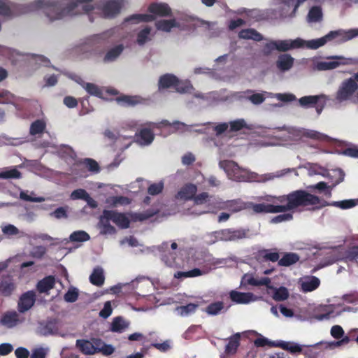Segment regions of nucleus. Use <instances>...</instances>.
<instances>
[{
    "mask_svg": "<svg viewBox=\"0 0 358 358\" xmlns=\"http://www.w3.org/2000/svg\"><path fill=\"white\" fill-rule=\"evenodd\" d=\"M105 277L103 275V270L101 267L97 266L94 268L92 274L90 276V282L97 287H101L103 285Z\"/></svg>",
    "mask_w": 358,
    "mask_h": 358,
    "instance_id": "a878e982",
    "label": "nucleus"
},
{
    "mask_svg": "<svg viewBox=\"0 0 358 358\" xmlns=\"http://www.w3.org/2000/svg\"><path fill=\"white\" fill-rule=\"evenodd\" d=\"M55 278L53 275H48L39 280L36 284V289L39 293L48 294L49 291L54 288Z\"/></svg>",
    "mask_w": 358,
    "mask_h": 358,
    "instance_id": "6ab92c4d",
    "label": "nucleus"
},
{
    "mask_svg": "<svg viewBox=\"0 0 358 358\" xmlns=\"http://www.w3.org/2000/svg\"><path fill=\"white\" fill-rule=\"evenodd\" d=\"M230 299L239 304H247L253 301L254 294L251 292H241L232 290L229 293Z\"/></svg>",
    "mask_w": 358,
    "mask_h": 358,
    "instance_id": "dca6fc26",
    "label": "nucleus"
},
{
    "mask_svg": "<svg viewBox=\"0 0 358 358\" xmlns=\"http://www.w3.org/2000/svg\"><path fill=\"white\" fill-rule=\"evenodd\" d=\"M22 177V173L16 169L4 170L0 172V179H18Z\"/></svg>",
    "mask_w": 358,
    "mask_h": 358,
    "instance_id": "8fccbe9b",
    "label": "nucleus"
},
{
    "mask_svg": "<svg viewBox=\"0 0 358 358\" xmlns=\"http://www.w3.org/2000/svg\"><path fill=\"white\" fill-rule=\"evenodd\" d=\"M78 290L76 287L70 288L64 296L65 301L69 303H73L77 301L78 298Z\"/></svg>",
    "mask_w": 358,
    "mask_h": 358,
    "instance_id": "6e6d98bb",
    "label": "nucleus"
},
{
    "mask_svg": "<svg viewBox=\"0 0 358 358\" xmlns=\"http://www.w3.org/2000/svg\"><path fill=\"white\" fill-rule=\"evenodd\" d=\"M110 219L107 218L103 210L102 215L99 217L98 227L100 229V233L103 235H113L116 233L115 228L110 224Z\"/></svg>",
    "mask_w": 358,
    "mask_h": 358,
    "instance_id": "f3484780",
    "label": "nucleus"
},
{
    "mask_svg": "<svg viewBox=\"0 0 358 358\" xmlns=\"http://www.w3.org/2000/svg\"><path fill=\"white\" fill-rule=\"evenodd\" d=\"M219 166L226 172L229 179L235 181L244 180V176L241 173V168L236 162L232 160H222L219 162Z\"/></svg>",
    "mask_w": 358,
    "mask_h": 358,
    "instance_id": "0eeeda50",
    "label": "nucleus"
},
{
    "mask_svg": "<svg viewBox=\"0 0 358 358\" xmlns=\"http://www.w3.org/2000/svg\"><path fill=\"white\" fill-rule=\"evenodd\" d=\"M178 82V77L171 73H166L161 76L158 80L159 90L173 87Z\"/></svg>",
    "mask_w": 358,
    "mask_h": 358,
    "instance_id": "a211bd4d",
    "label": "nucleus"
},
{
    "mask_svg": "<svg viewBox=\"0 0 358 358\" xmlns=\"http://www.w3.org/2000/svg\"><path fill=\"white\" fill-rule=\"evenodd\" d=\"M199 304L189 303L186 306H178L176 308V312L181 317L188 316L196 312Z\"/></svg>",
    "mask_w": 358,
    "mask_h": 358,
    "instance_id": "e433bc0d",
    "label": "nucleus"
},
{
    "mask_svg": "<svg viewBox=\"0 0 358 358\" xmlns=\"http://www.w3.org/2000/svg\"><path fill=\"white\" fill-rule=\"evenodd\" d=\"M88 193L84 189H77L71 194V199L73 200L82 199L85 200L87 197Z\"/></svg>",
    "mask_w": 358,
    "mask_h": 358,
    "instance_id": "0e129e2a",
    "label": "nucleus"
},
{
    "mask_svg": "<svg viewBox=\"0 0 358 358\" xmlns=\"http://www.w3.org/2000/svg\"><path fill=\"white\" fill-rule=\"evenodd\" d=\"M276 41L277 50L286 52L289 50L301 48L304 45V41L301 38L295 40H278Z\"/></svg>",
    "mask_w": 358,
    "mask_h": 358,
    "instance_id": "f8f14e48",
    "label": "nucleus"
},
{
    "mask_svg": "<svg viewBox=\"0 0 358 358\" xmlns=\"http://www.w3.org/2000/svg\"><path fill=\"white\" fill-rule=\"evenodd\" d=\"M36 294L34 291H27L22 294L18 301V310L24 313L29 310L35 303Z\"/></svg>",
    "mask_w": 358,
    "mask_h": 358,
    "instance_id": "1a4fd4ad",
    "label": "nucleus"
},
{
    "mask_svg": "<svg viewBox=\"0 0 358 358\" xmlns=\"http://www.w3.org/2000/svg\"><path fill=\"white\" fill-rule=\"evenodd\" d=\"M164 189V183L160 182L158 183L151 184L148 188V192L152 196L160 194Z\"/></svg>",
    "mask_w": 358,
    "mask_h": 358,
    "instance_id": "052dcab7",
    "label": "nucleus"
},
{
    "mask_svg": "<svg viewBox=\"0 0 358 358\" xmlns=\"http://www.w3.org/2000/svg\"><path fill=\"white\" fill-rule=\"evenodd\" d=\"M229 131L236 132L247 128V124L243 119H238L229 122Z\"/></svg>",
    "mask_w": 358,
    "mask_h": 358,
    "instance_id": "864d4df0",
    "label": "nucleus"
},
{
    "mask_svg": "<svg viewBox=\"0 0 358 358\" xmlns=\"http://www.w3.org/2000/svg\"><path fill=\"white\" fill-rule=\"evenodd\" d=\"M197 191V187L194 184H187L182 187L176 195L177 199L185 201L192 200Z\"/></svg>",
    "mask_w": 358,
    "mask_h": 358,
    "instance_id": "412c9836",
    "label": "nucleus"
},
{
    "mask_svg": "<svg viewBox=\"0 0 358 358\" xmlns=\"http://www.w3.org/2000/svg\"><path fill=\"white\" fill-rule=\"evenodd\" d=\"M322 19V11L320 7H312L308 13L307 20L309 22H317Z\"/></svg>",
    "mask_w": 358,
    "mask_h": 358,
    "instance_id": "ea45409f",
    "label": "nucleus"
},
{
    "mask_svg": "<svg viewBox=\"0 0 358 358\" xmlns=\"http://www.w3.org/2000/svg\"><path fill=\"white\" fill-rule=\"evenodd\" d=\"M358 259V245L348 246L343 252L341 260L345 262H355Z\"/></svg>",
    "mask_w": 358,
    "mask_h": 358,
    "instance_id": "b1692460",
    "label": "nucleus"
},
{
    "mask_svg": "<svg viewBox=\"0 0 358 358\" xmlns=\"http://www.w3.org/2000/svg\"><path fill=\"white\" fill-rule=\"evenodd\" d=\"M294 59L289 54L280 55L276 61V66L281 71H289L294 65Z\"/></svg>",
    "mask_w": 358,
    "mask_h": 358,
    "instance_id": "aec40b11",
    "label": "nucleus"
},
{
    "mask_svg": "<svg viewBox=\"0 0 358 358\" xmlns=\"http://www.w3.org/2000/svg\"><path fill=\"white\" fill-rule=\"evenodd\" d=\"M18 322L19 315L15 310L5 313L1 318V324L8 328L14 327Z\"/></svg>",
    "mask_w": 358,
    "mask_h": 358,
    "instance_id": "4be33fe9",
    "label": "nucleus"
},
{
    "mask_svg": "<svg viewBox=\"0 0 358 358\" xmlns=\"http://www.w3.org/2000/svg\"><path fill=\"white\" fill-rule=\"evenodd\" d=\"M330 333L333 338L336 339H341L332 343L334 346L338 347L346 345L350 341V338L348 336H344V330L340 325L333 326L331 329Z\"/></svg>",
    "mask_w": 358,
    "mask_h": 358,
    "instance_id": "ddd939ff",
    "label": "nucleus"
},
{
    "mask_svg": "<svg viewBox=\"0 0 358 358\" xmlns=\"http://www.w3.org/2000/svg\"><path fill=\"white\" fill-rule=\"evenodd\" d=\"M117 103L123 107H134L143 103L140 96L120 95L115 99Z\"/></svg>",
    "mask_w": 358,
    "mask_h": 358,
    "instance_id": "2eb2a0df",
    "label": "nucleus"
},
{
    "mask_svg": "<svg viewBox=\"0 0 358 358\" xmlns=\"http://www.w3.org/2000/svg\"><path fill=\"white\" fill-rule=\"evenodd\" d=\"M272 289L274 291L273 299L276 301H282L289 297V292L285 287L282 286L279 288L273 287Z\"/></svg>",
    "mask_w": 358,
    "mask_h": 358,
    "instance_id": "79ce46f5",
    "label": "nucleus"
},
{
    "mask_svg": "<svg viewBox=\"0 0 358 358\" xmlns=\"http://www.w3.org/2000/svg\"><path fill=\"white\" fill-rule=\"evenodd\" d=\"M322 201H324V199H322ZM325 201V200H324ZM327 203H328L329 204L327 206H336V207H338L341 209H348V208H352L355 206V202L354 200H343V201H334L333 203H329L328 201H326Z\"/></svg>",
    "mask_w": 358,
    "mask_h": 358,
    "instance_id": "603ef678",
    "label": "nucleus"
},
{
    "mask_svg": "<svg viewBox=\"0 0 358 358\" xmlns=\"http://www.w3.org/2000/svg\"><path fill=\"white\" fill-rule=\"evenodd\" d=\"M16 289L13 278L10 275H3L0 279V295L6 297L11 296Z\"/></svg>",
    "mask_w": 358,
    "mask_h": 358,
    "instance_id": "9d476101",
    "label": "nucleus"
},
{
    "mask_svg": "<svg viewBox=\"0 0 358 358\" xmlns=\"http://www.w3.org/2000/svg\"><path fill=\"white\" fill-rule=\"evenodd\" d=\"M292 219L293 215L292 213H284L273 217L271 222L272 223L277 224L285 221H289L292 220Z\"/></svg>",
    "mask_w": 358,
    "mask_h": 358,
    "instance_id": "69168bd1",
    "label": "nucleus"
},
{
    "mask_svg": "<svg viewBox=\"0 0 358 358\" xmlns=\"http://www.w3.org/2000/svg\"><path fill=\"white\" fill-rule=\"evenodd\" d=\"M82 86L89 94L99 98H102V90L96 85L91 83L83 82Z\"/></svg>",
    "mask_w": 358,
    "mask_h": 358,
    "instance_id": "a19ab883",
    "label": "nucleus"
},
{
    "mask_svg": "<svg viewBox=\"0 0 358 358\" xmlns=\"http://www.w3.org/2000/svg\"><path fill=\"white\" fill-rule=\"evenodd\" d=\"M83 163L85 167L91 172L98 173L100 171L99 164L93 159L85 158Z\"/></svg>",
    "mask_w": 358,
    "mask_h": 358,
    "instance_id": "5fc2aeb1",
    "label": "nucleus"
},
{
    "mask_svg": "<svg viewBox=\"0 0 358 358\" xmlns=\"http://www.w3.org/2000/svg\"><path fill=\"white\" fill-rule=\"evenodd\" d=\"M113 309L110 301H106L104 303V306L102 310L99 312V316L102 318L106 319L112 313Z\"/></svg>",
    "mask_w": 358,
    "mask_h": 358,
    "instance_id": "774afa93",
    "label": "nucleus"
},
{
    "mask_svg": "<svg viewBox=\"0 0 358 358\" xmlns=\"http://www.w3.org/2000/svg\"><path fill=\"white\" fill-rule=\"evenodd\" d=\"M278 348H280L285 350L289 352L292 354L302 352L303 350L301 345L292 342H286L283 341H278L276 345Z\"/></svg>",
    "mask_w": 358,
    "mask_h": 358,
    "instance_id": "f704fd0d",
    "label": "nucleus"
},
{
    "mask_svg": "<svg viewBox=\"0 0 358 358\" xmlns=\"http://www.w3.org/2000/svg\"><path fill=\"white\" fill-rule=\"evenodd\" d=\"M320 345L316 344L303 351V355L308 358H317L320 353Z\"/></svg>",
    "mask_w": 358,
    "mask_h": 358,
    "instance_id": "680f3d73",
    "label": "nucleus"
},
{
    "mask_svg": "<svg viewBox=\"0 0 358 358\" xmlns=\"http://www.w3.org/2000/svg\"><path fill=\"white\" fill-rule=\"evenodd\" d=\"M46 129V122L44 120L40 119L34 121L29 128V134L31 136L43 134Z\"/></svg>",
    "mask_w": 358,
    "mask_h": 358,
    "instance_id": "7c9ffc66",
    "label": "nucleus"
},
{
    "mask_svg": "<svg viewBox=\"0 0 358 358\" xmlns=\"http://www.w3.org/2000/svg\"><path fill=\"white\" fill-rule=\"evenodd\" d=\"M155 27L158 30L169 32L172 28L177 27V23L175 19L161 20L156 22Z\"/></svg>",
    "mask_w": 358,
    "mask_h": 358,
    "instance_id": "58836bf2",
    "label": "nucleus"
},
{
    "mask_svg": "<svg viewBox=\"0 0 358 358\" xmlns=\"http://www.w3.org/2000/svg\"><path fill=\"white\" fill-rule=\"evenodd\" d=\"M72 242H85L90 239V235L85 231H73L69 237Z\"/></svg>",
    "mask_w": 358,
    "mask_h": 358,
    "instance_id": "de8ad7c7",
    "label": "nucleus"
},
{
    "mask_svg": "<svg viewBox=\"0 0 358 358\" xmlns=\"http://www.w3.org/2000/svg\"><path fill=\"white\" fill-rule=\"evenodd\" d=\"M357 36H358V29H351L347 31L342 29L331 31L322 38L306 41V45L309 49L316 50L325 45L328 41H331L337 37H340V42L343 43L351 40Z\"/></svg>",
    "mask_w": 358,
    "mask_h": 358,
    "instance_id": "7ed1b4c3",
    "label": "nucleus"
},
{
    "mask_svg": "<svg viewBox=\"0 0 358 358\" xmlns=\"http://www.w3.org/2000/svg\"><path fill=\"white\" fill-rule=\"evenodd\" d=\"M227 210L231 213L240 212L246 210V202L241 199L227 200Z\"/></svg>",
    "mask_w": 358,
    "mask_h": 358,
    "instance_id": "c85d7f7f",
    "label": "nucleus"
},
{
    "mask_svg": "<svg viewBox=\"0 0 358 358\" xmlns=\"http://www.w3.org/2000/svg\"><path fill=\"white\" fill-rule=\"evenodd\" d=\"M148 11L152 14H134L125 19V22H152L155 20V15L167 17L171 15V9L165 3H152L148 7Z\"/></svg>",
    "mask_w": 358,
    "mask_h": 358,
    "instance_id": "39448f33",
    "label": "nucleus"
},
{
    "mask_svg": "<svg viewBox=\"0 0 358 358\" xmlns=\"http://www.w3.org/2000/svg\"><path fill=\"white\" fill-rule=\"evenodd\" d=\"M256 257L259 261L278 262L280 259V254L276 248L263 249L258 251Z\"/></svg>",
    "mask_w": 358,
    "mask_h": 358,
    "instance_id": "4468645a",
    "label": "nucleus"
},
{
    "mask_svg": "<svg viewBox=\"0 0 358 358\" xmlns=\"http://www.w3.org/2000/svg\"><path fill=\"white\" fill-rule=\"evenodd\" d=\"M93 0H73L66 6L59 1H45V0H36L35 1V8L44 9L45 15L50 21L60 20L65 16L74 15L78 13L80 9H82L83 13L88 14L89 20L93 22L91 13L94 9H97L101 16L105 18H113L120 13L122 3L117 0L106 1L103 5H96L95 7L85 4L92 2Z\"/></svg>",
    "mask_w": 358,
    "mask_h": 358,
    "instance_id": "f03ea898",
    "label": "nucleus"
},
{
    "mask_svg": "<svg viewBox=\"0 0 358 358\" xmlns=\"http://www.w3.org/2000/svg\"><path fill=\"white\" fill-rule=\"evenodd\" d=\"M124 50V46L122 44L117 45L110 49L105 55L103 61L104 63L112 62L122 54Z\"/></svg>",
    "mask_w": 358,
    "mask_h": 358,
    "instance_id": "bb28decb",
    "label": "nucleus"
},
{
    "mask_svg": "<svg viewBox=\"0 0 358 358\" xmlns=\"http://www.w3.org/2000/svg\"><path fill=\"white\" fill-rule=\"evenodd\" d=\"M202 273L203 272L201 269L195 268L188 271H178L174 274V277L176 278H192L201 275Z\"/></svg>",
    "mask_w": 358,
    "mask_h": 358,
    "instance_id": "09e8293b",
    "label": "nucleus"
},
{
    "mask_svg": "<svg viewBox=\"0 0 358 358\" xmlns=\"http://www.w3.org/2000/svg\"><path fill=\"white\" fill-rule=\"evenodd\" d=\"M327 98L324 94L309 95L301 97L299 99V103L303 108H315L317 115H320L327 103Z\"/></svg>",
    "mask_w": 358,
    "mask_h": 358,
    "instance_id": "423d86ee",
    "label": "nucleus"
},
{
    "mask_svg": "<svg viewBox=\"0 0 358 358\" xmlns=\"http://www.w3.org/2000/svg\"><path fill=\"white\" fill-rule=\"evenodd\" d=\"M193 88L192 84L189 81L187 80H180L178 78V82L174 86V89L176 92L180 94H185L190 92L191 90Z\"/></svg>",
    "mask_w": 358,
    "mask_h": 358,
    "instance_id": "37998d69",
    "label": "nucleus"
},
{
    "mask_svg": "<svg viewBox=\"0 0 358 358\" xmlns=\"http://www.w3.org/2000/svg\"><path fill=\"white\" fill-rule=\"evenodd\" d=\"M241 336L239 334H236L229 338L228 343L225 348V352L227 354H234L236 352L238 346L240 345Z\"/></svg>",
    "mask_w": 358,
    "mask_h": 358,
    "instance_id": "4c0bfd02",
    "label": "nucleus"
},
{
    "mask_svg": "<svg viewBox=\"0 0 358 358\" xmlns=\"http://www.w3.org/2000/svg\"><path fill=\"white\" fill-rule=\"evenodd\" d=\"M227 200L223 201L220 199H215V201L208 203V207L216 210H227Z\"/></svg>",
    "mask_w": 358,
    "mask_h": 358,
    "instance_id": "13d9d810",
    "label": "nucleus"
},
{
    "mask_svg": "<svg viewBox=\"0 0 358 358\" xmlns=\"http://www.w3.org/2000/svg\"><path fill=\"white\" fill-rule=\"evenodd\" d=\"M299 261V256L294 252H286L279 259L278 265L280 266H289Z\"/></svg>",
    "mask_w": 358,
    "mask_h": 358,
    "instance_id": "c756f323",
    "label": "nucleus"
},
{
    "mask_svg": "<svg viewBox=\"0 0 358 358\" xmlns=\"http://www.w3.org/2000/svg\"><path fill=\"white\" fill-rule=\"evenodd\" d=\"M26 11L25 8L22 6L17 5L9 6L5 2L0 1V15L1 16L13 17Z\"/></svg>",
    "mask_w": 358,
    "mask_h": 358,
    "instance_id": "9b49d317",
    "label": "nucleus"
},
{
    "mask_svg": "<svg viewBox=\"0 0 358 358\" xmlns=\"http://www.w3.org/2000/svg\"><path fill=\"white\" fill-rule=\"evenodd\" d=\"M210 195L208 192H202L194 196V202L196 205H201L209 201Z\"/></svg>",
    "mask_w": 358,
    "mask_h": 358,
    "instance_id": "e2e57ef3",
    "label": "nucleus"
},
{
    "mask_svg": "<svg viewBox=\"0 0 358 358\" xmlns=\"http://www.w3.org/2000/svg\"><path fill=\"white\" fill-rule=\"evenodd\" d=\"M224 309V303L222 301H216L210 303L206 308L205 311L210 315H216L219 314L222 310Z\"/></svg>",
    "mask_w": 358,
    "mask_h": 358,
    "instance_id": "c03bdc74",
    "label": "nucleus"
},
{
    "mask_svg": "<svg viewBox=\"0 0 358 358\" xmlns=\"http://www.w3.org/2000/svg\"><path fill=\"white\" fill-rule=\"evenodd\" d=\"M129 326V323L127 322L122 317H116L113 318L111 325L110 331L116 333L123 332Z\"/></svg>",
    "mask_w": 358,
    "mask_h": 358,
    "instance_id": "72a5a7b5",
    "label": "nucleus"
},
{
    "mask_svg": "<svg viewBox=\"0 0 358 358\" xmlns=\"http://www.w3.org/2000/svg\"><path fill=\"white\" fill-rule=\"evenodd\" d=\"M301 135L303 137L322 142L329 141V137L327 135L311 129H305Z\"/></svg>",
    "mask_w": 358,
    "mask_h": 358,
    "instance_id": "c9c22d12",
    "label": "nucleus"
},
{
    "mask_svg": "<svg viewBox=\"0 0 358 358\" xmlns=\"http://www.w3.org/2000/svg\"><path fill=\"white\" fill-rule=\"evenodd\" d=\"M76 347L85 355H94L98 352L97 348L87 340H77Z\"/></svg>",
    "mask_w": 358,
    "mask_h": 358,
    "instance_id": "393cba45",
    "label": "nucleus"
},
{
    "mask_svg": "<svg viewBox=\"0 0 358 358\" xmlns=\"http://www.w3.org/2000/svg\"><path fill=\"white\" fill-rule=\"evenodd\" d=\"M278 341H271L268 338L264 337L261 334H259V337L254 341V345L257 348H264L265 346L268 347H277Z\"/></svg>",
    "mask_w": 358,
    "mask_h": 358,
    "instance_id": "49530a36",
    "label": "nucleus"
},
{
    "mask_svg": "<svg viewBox=\"0 0 358 358\" xmlns=\"http://www.w3.org/2000/svg\"><path fill=\"white\" fill-rule=\"evenodd\" d=\"M320 285V280L316 276H310L302 282L301 289L305 292L315 290Z\"/></svg>",
    "mask_w": 358,
    "mask_h": 358,
    "instance_id": "2f4dec72",
    "label": "nucleus"
},
{
    "mask_svg": "<svg viewBox=\"0 0 358 358\" xmlns=\"http://www.w3.org/2000/svg\"><path fill=\"white\" fill-rule=\"evenodd\" d=\"M217 240L223 241H231L230 229H224L213 233Z\"/></svg>",
    "mask_w": 358,
    "mask_h": 358,
    "instance_id": "4d7b16f0",
    "label": "nucleus"
},
{
    "mask_svg": "<svg viewBox=\"0 0 358 358\" xmlns=\"http://www.w3.org/2000/svg\"><path fill=\"white\" fill-rule=\"evenodd\" d=\"M151 32V28L146 27L141 30L137 34V43L139 45H144L147 41L150 40V35Z\"/></svg>",
    "mask_w": 358,
    "mask_h": 358,
    "instance_id": "a18cd8bd",
    "label": "nucleus"
},
{
    "mask_svg": "<svg viewBox=\"0 0 358 358\" xmlns=\"http://www.w3.org/2000/svg\"><path fill=\"white\" fill-rule=\"evenodd\" d=\"M335 101L338 103L346 101L358 103V84L354 78L350 77L341 83L335 94Z\"/></svg>",
    "mask_w": 358,
    "mask_h": 358,
    "instance_id": "20e7f679",
    "label": "nucleus"
},
{
    "mask_svg": "<svg viewBox=\"0 0 358 358\" xmlns=\"http://www.w3.org/2000/svg\"><path fill=\"white\" fill-rule=\"evenodd\" d=\"M136 138L141 145H148L153 141L155 134L152 129L143 128L136 134Z\"/></svg>",
    "mask_w": 358,
    "mask_h": 358,
    "instance_id": "5701e85b",
    "label": "nucleus"
},
{
    "mask_svg": "<svg viewBox=\"0 0 358 358\" xmlns=\"http://www.w3.org/2000/svg\"><path fill=\"white\" fill-rule=\"evenodd\" d=\"M268 203H278L280 205L271 203H255L251 201L246 202V210L252 215L262 213H285L289 210L316 211L326 207L329 203L304 189L294 190L279 196L266 195L258 198Z\"/></svg>",
    "mask_w": 358,
    "mask_h": 358,
    "instance_id": "f257e3e1",
    "label": "nucleus"
},
{
    "mask_svg": "<svg viewBox=\"0 0 358 358\" xmlns=\"http://www.w3.org/2000/svg\"><path fill=\"white\" fill-rule=\"evenodd\" d=\"M105 214L107 218L110 219L119 228L127 229L129 227L130 220L124 213L113 210H105Z\"/></svg>",
    "mask_w": 358,
    "mask_h": 358,
    "instance_id": "6e6552de",
    "label": "nucleus"
},
{
    "mask_svg": "<svg viewBox=\"0 0 358 358\" xmlns=\"http://www.w3.org/2000/svg\"><path fill=\"white\" fill-rule=\"evenodd\" d=\"M15 96L11 94L10 92L7 90H3L0 92V99H2V101H0L1 103H8L13 101Z\"/></svg>",
    "mask_w": 358,
    "mask_h": 358,
    "instance_id": "338daca9",
    "label": "nucleus"
},
{
    "mask_svg": "<svg viewBox=\"0 0 358 358\" xmlns=\"http://www.w3.org/2000/svg\"><path fill=\"white\" fill-rule=\"evenodd\" d=\"M159 210L148 209L142 213H136L134 217L136 220L144 221L157 215Z\"/></svg>",
    "mask_w": 358,
    "mask_h": 358,
    "instance_id": "3c124183",
    "label": "nucleus"
},
{
    "mask_svg": "<svg viewBox=\"0 0 358 358\" xmlns=\"http://www.w3.org/2000/svg\"><path fill=\"white\" fill-rule=\"evenodd\" d=\"M231 241H238L246 237V231L245 229H230Z\"/></svg>",
    "mask_w": 358,
    "mask_h": 358,
    "instance_id": "bf43d9fd",
    "label": "nucleus"
},
{
    "mask_svg": "<svg viewBox=\"0 0 358 358\" xmlns=\"http://www.w3.org/2000/svg\"><path fill=\"white\" fill-rule=\"evenodd\" d=\"M43 334L45 336L54 335L57 334L59 331L58 321L53 318L46 321L45 325L42 328Z\"/></svg>",
    "mask_w": 358,
    "mask_h": 358,
    "instance_id": "473e14b6",
    "label": "nucleus"
},
{
    "mask_svg": "<svg viewBox=\"0 0 358 358\" xmlns=\"http://www.w3.org/2000/svg\"><path fill=\"white\" fill-rule=\"evenodd\" d=\"M238 37L243 39H252L258 42L264 38L263 36L254 29H242L238 33Z\"/></svg>",
    "mask_w": 358,
    "mask_h": 358,
    "instance_id": "cd10ccee",
    "label": "nucleus"
}]
</instances>
